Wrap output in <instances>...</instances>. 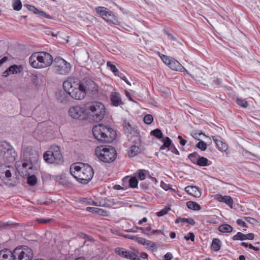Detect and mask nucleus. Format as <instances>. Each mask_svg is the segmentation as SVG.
<instances>
[{
  "mask_svg": "<svg viewBox=\"0 0 260 260\" xmlns=\"http://www.w3.org/2000/svg\"><path fill=\"white\" fill-rule=\"evenodd\" d=\"M153 118L150 114H147L144 116V122L147 124H150L153 121Z\"/></svg>",
  "mask_w": 260,
  "mask_h": 260,
  "instance_id": "obj_46",
  "label": "nucleus"
},
{
  "mask_svg": "<svg viewBox=\"0 0 260 260\" xmlns=\"http://www.w3.org/2000/svg\"><path fill=\"white\" fill-rule=\"evenodd\" d=\"M186 206L189 209L194 211H199L201 209L199 204L193 201H188L186 203Z\"/></svg>",
  "mask_w": 260,
  "mask_h": 260,
  "instance_id": "obj_30",
  "label": "nucleus"
},
{
  "mask_svg": "<svg viewBox=\"0 0 260 260\" xmlns=\"http://www.w3.org/2000/svg\"><path fill=\"white\" fill-rule=\"evenodd\" d=\"M110 101L113 106L115 107H118L121 105H123V102L122 101L120 95L119 93L113 91L111 93L110 95Z\"/></svg>",
  "mask_w": 260,
  "mask_h": 260,
  "instance_id": "obj_17",
  "label": "nucleus"
},
{
  "mask_svg": "<svg viewBox=\"0 0 260 260\" xmlns=\"http://www.w3.org/2000/svg\"><path fill=\"white\" fill-rule=\"evenodd\" d=\"M199 157V155L196 152L190 153L188 156V158L191 160V161L192 163L196 164H197Z\"/></svg>",
  "mask_w": 260,
  "mask_h": 260,
  "instance_id": "obj_35",
  "label": "nucleus"
},
{
  "mask_svg": "<svg viewBox=\"0 0 260 260\" xmlns=\"http://www.w3.org/2000/svg\"><path fill=\"white\" fill-rule=\"evenodd\" d=\"M184 238L186 240H190L192 242L194 241V234L191 232L189 233L188 236H185Z\"/></svg>",
  "mask_w": 260,
  "mask_h": 260,
  "instance_id": "obj_51",
  "label": "nucleus"
},
{
  "mask_svg": "<svg viewBox=\"0 0 260 260\" xmlns=\"http://www.w3.org/2000/svg\"><path fill=\"white\" fill-rule=\"evenodd\" d=\"M150 135L156 137L158 139H160L163 137L162 133L161 131L159 128H156L151 131Z\"/></svg>",
  "mask_w": 260,
  "mask_h": 260,
  "instance_id": "obj_33",
  "label": "nucleus"
},
{
  "mask_svg": "<svg viewBox=\"0 0 260 260\" xmlns=\"http://www.w3.org/2000/svg\"><path fill=\"white\" fill-rule=\"evenodd\" d=\"M248 247L250 249H253L255 251H258L259 250V247H255L253 246L251 244H249Z\"/></svg>",
  "mask_w": 260,
  "mask_h": 260,
  "instance_id": "obj_63",
  "label": "nucleus"
},
{
  "mask_svg": "<svg viewBox=\"0 0 260 260\" xmlns=\"http://www.w3.org/2000/svg\"><path fill=\"white\" fill-rule=\"evenodd\" d=\"M85 111L94 121L99 122L104 117L106 109L105 105L102 102L94 101L86 104Z\"/></svg>",
  "mask_w": 260,
  "mask_h": 260,
  "instance_id": "obj_5",
  "label": "nucleus"
},
{
  "mask_svg": "<svg viewBox=\"0 0 260 260\" xmlns=\"http://www.w3.org/2000/svg\"><path fill=\"white\" fill-rule=\"evenodd\" d=\"M196 147L202 151H205L207 149V144L203 141H200L196 145Z\"/></svg>",
  "mask_w": 260,
  "mask_h": 260,
  "instance_id": "obj_42",
  "label": "nucleus"
},
{
  "mask_svg": "<svg viewBox=\"0 0 260 260\" xmlns=\"http://www.w3.org/2000/svg\"><path fill=\"white\" fill-rule=\"evenodd\" d=\"M113 200L111 199L107 200V202H106V200L103 199V200H102L100 202L99 204H98V203L95 202L93 201H91L88 202V204L90 205H93L94 206L108 207V206H110L111 205L115 204V203H114L113 202Z\"/></svg>",
  "mask_w": 260,
  "mask_h": 260,
  "instance_id": "obj_25",
  "label": "nucleus"
},
{
  "mask_svg": "<svg viewBox=\"0 0 260 260\" xmlns=\"http://www.w3.org/2000/svg\"><path fill=\"white\" fill-rule=\"evenodd\" d=\"M216 199L219 202L224 203L229 206L231 208H233V200L230 196H223L220 194H217L216 195Z\"/></svg>",
  "mask_w": 260,
  "mask_h": 260,
  "instance_id": "obj_23",
  "label": "nucleus"
},
{
  "mask_svg": "<svg viewBox=\"0 0 260 260\" xmlns=\"http://www.w3.org/2000/svg\"><path fill=\"white\" fill-rule=\"evenodd\" d=\"M213 82L216 86H219L221 85L222 81L221 79L217 78L213 81Z\"/></svg>",
  "mask_w": 260,
  "mask_h": 260,
  "instance_id": "obj_62",
  "label": "nucleus"
},
{
  "mask_svg": "<svg viewBox=\"0 0 260 260\" xmlns=\"http://www.w3.org/2000/svg\"><path fill=\"white\" fill-rule=\"evenodd\" d=\"M162 141L163 142V145L160 147V150H164L166 148H168L171 145L172 141L169 137L163 138Z\"/></svg>",
  "mask_w": 260,
  "mask_h": 260,
  "instance_id": "obj_32",
  "label": "nucleus"
},
{
  "mask_svg": "<svg viewBox=\"0 0 260 260\" xmlns=\"http://www.w3.org/2000/svg\"><path fill=\"white\" fill-rule=\"evenodd\" d=\"M24 156L30 161H35L38 157V154L31 147H28L24 150Z\"/></svg>",
  "mask_w": 260,
  "mask_h": 260,
  "instance_id": "obj_16",
  "label": "nucleus"
},
{
  "mask_svg": "<svg viewBox=\"0 0 260 260\" xmlns=\"http://www.w3.org/2000/svg\"><path fill=\"white\" fill-rule=\"evenodd\" d=\"M129 186L132 188H137L138 186V179L135 177H133L129 179L128 180Z\"/></svg>",
  "mask_w": 260,
  "mask_h": 260,
  "instance_id": "obj_39",
  "label": "nucleus"
},
{
  "mask_svg": "<svg viewBox=\"0 0 260 260\" xmlns=\"http://www.w3.org/2000/svg\"><path fill=\"white\" fill-rule=\"evenodd\" d=\"M233 240H245V234L241 233L238 232L237 234L234 235L232 238Z\"/></svg>",
  "mask_w": 260,
  "mask_h": 260,
  "instance_id": "obj_41",
  "label": "nucleus"
},
{
  "mask_svg": "<svg viewBox=\"0 0 260 260\" xmlns=\"http://www.w3.org/2000/svg\"><path fill=\"white\" fill-rule=\"evenodd\" d=\"M144 246H146L147 248L152 250H154L157 248L156 244L154 242L148 240H147V242H145Z\"/></svg>",
  "mask_w": 260,
  "mask_h": 260,
  "instance_id": "obj_43",
  "label": "nucleus"
},
{
  "mask_svg": "<svg viewBox=\"0 0 260 260\" xmlns=\"http://www.w3.org/2000/svg\"><path fill=\"white\" fill-rule=\"evenodd\" d=\"M13 8L16 11H19L22 8V4L20 0H13Z\"/></svg>",
  "mask_w": 260,
  "mask_h": 260,
  "instance_id": "obj_40",
  "label": "nucleus"
},
{
  "mask_svg": "<svg viewBox=\"0 0 260 260\" xmlns=\"http://www.w3.org/2000/svg\"><path fill=\"white\" fill-rule=\"evenodd\" d=\"M85 112H86L85 109L77 106L71 107L69 113L71 117L74 119H84Z\"/></svg>",
  "mask_w": 260,
  "mask_h": 260,
  "instance_id": "obj_12",
  "label": "nucleus"
},
{
  "mask_svg": "<svg viewBox=\"0 0 260 260\" xmlns=\"http://www.w3.org/2000/svg\"><path fill=\"white\" fill-rule=\"evenodd\" d=\"M0 260H16L14 251L12 252L8 250L1 251Z\"/></svg>",
  "mask_w": 260,
  "mask_h": 260,
  "instance_id": "obj_21",
  "label": "nucleus"
},
{
  "mask_svg": "<svg viewBox=\"0 0 260 260\" xmlns=\"http://www.w3.org/2000/svg\"><path fill=\"white\" fill-rule=\"evenodd\" d=\"M157 234H160L161 235H163L166 238H167V236L166 235H165V234L161 230H155L152 231V232L151 233V236L153 235Z\"/></svg>",
  "mask_w": 260,
  "mask_h": 260,
  "instance_id": "obj_54",
  "label": "nucleus"
},
{
  "mask_svg": "<svg viewBox=\"0 0 260 260\" xmlns=\"http://www.w3.org/2000/svg\"><path fill=\"white\" fill-rule=\"evenodd\" d=\"M13 148L6 141L0 142V155L6 153L7 151H12Z\"/></svg>",
  "mask_w": 260,
  "mask_h": 260,
  "instance_id": "obj_24",
  "label": "nucleus"
},
{
  "mask_svg": "<svg viewBox=\"0 0 260 260\" xmlns=\"http://www.w3.org/2000/svg\"><path fill=\"white\" fill-rule=\"evenodd\" d=\"M164 31L165 33L168 36L169 39L174 41L176 40V37L173 35V34L171 32V30L169 28L165 29Z\"/></svg>",
  "mask_w": 260,
  "mask_h": 260,
  "instance_id": "obj_49",
  "label": "nucleus"
},
{
  "mask_svg": "<svg viewBox=\"0 0 260 260\" xmlns=\"http://www.w3.org/2000/svg\"><path fill=\"white\" fill-rule=\"evenodd\" d=\"M23 68L21 65L14 64L8 68L4 73L3 76L7 77L12 74H17L22 71Z\"/></svg>",
  "mask_w": 260,
  "mask_h": 260,
  "instance_id": "obj_15",
  "label": "nucleus"
},
{
  "mask_svg": "<svg viewBox=\"0 0 260 260\" xmlns=\"http://www.w3.org/2000/svg\"><path fill=\"white\" fill-rule=\"evenodd\" d=\"M237 223L239 225H241L243 227H244V228H247V227L246 223L244 221H243L242 219H237Z\"/></svg>",
  "mask_w": 260,
  "mask_h": 260,
  "instance_id": "obj_55",
  "label": "nucleus"
},
{
  "mask_svg": "<svg viewBox=\"0 0 260 260\" xmlns=\"http://www.w3.org/2000/svg\"><path fill=\"white\" fill-rule=\"evenodd\" d=\"M146 174L144 170H140L138 172V178L140 180H143L145 179Z\"/></svg>",
  "mask_w": 260,
  "mask_h": 260,
  "instance_id": "obj_50",
  "label": "nucleus"
},
{
  "mask_svg": "<svg viewBox=\"0 0 260 260\" xmlns=\"http://www.w3.org/2000/svg\"><path fill=\"white\" fill-rule=\"evenodd\" d=\"M123 128L124 133L128 137L129 135H132L135 137V141L137 142V144H139L140 139L139 137V133L137 127L133 126L128 122L124 121L123 123Z\"/></svg>",
  "mask_w": 260,
  "mask_h": 260,
  "instance_id": "obj_10",
  "label": "nucleus"
},
{
  "mask_svg": "<svg viewBox=\"0 0 260 260\" xmlns=\"http://www.w3.org/2000/svg\"><path fill=\"white\" fill-rule=\"evenodd\" d=\"M95 154L98 158L104 162L113 161L117 155L115 148L111 146H100L95 149Z\"/></svg>",
  "mask_w": 260,
  "mask_h": 260,
  "instance_id": "obj_6",
  "label": "nucleus"
},
{
  "mask_svg": "<svg viewBox=\"0 0 260 260\" xmlns=\"http://www.w3.org/2000/svg\"><path fill=\"white\" fill-rule=\"evenodd\" d=\"M140 152L139 145H132L128 151V155L129 157H134Z\"/></svg>",
  "mask_w": 260,
  "mask_h": 260,
  "instance_id": "obj_27",
  "label": "nucleus"
},
{
  "mask_svg": "<svg viewBox=\"0 0 260 260\" xmlns=\"http://www.w3.org/2000/svg\"><path fill=\"white\" fill-rule=\"evenodd\" d=\"M32 81L33 84L37 87L39 86V78L37 74H32Z\"/></svg>",
  "mask_w": 260,
  "mask_h": 260,
  "instance_id": "obj_48",
  "label": "nucleus"
},
{
  "mask_svg": "<svg viewBox=\"0 0 260 260\" xmlns=\"http://www.w3.org/2000/svg\"><path fill=\"white\" fill-rule=\"evenodd\" d=\"M173 257L172 254L171 252H167L164 256L165 260H171Z\"/></svg>",
  "mask_w": 260,
  "mask_h": 260,
  "instance_id": "obj_57",
  "label": "nucleus"
},
{
  "mask_svg": "<svg viewBox=\"0 0 260 260\" xmlns=\"http://www.w3.org/2000/svg\"><path fill=\"white\" fill-rule=\"evenodd\" d=\"M171 151L176 154V155H179V151L177 149V148L175 147H174L172 149H171Z\"/></svg>",
  "mask_w": 260,
  "mask_h": 260,
  "instance_id": "obj_64",
  "label": "nucleus"
},
{
  "mask_svg": "<svg viewBox=\"0 0 260 260\" xmlns=\"http://www.w3.org/2000/svg\"><path fill=\"white\" fill-rule=\"evenodd\" d=\"M235 102L239 106L244 108H247L248 105L247 102L242 98H238Z\"/></svg>",
  "mask_w": 260,
  "mask_h": 260,
  "instance_id": "obj_34",
  "label": "nucleus"
},
{
  "mask_svg": "<svg viewBox=\"0 0 260 260\" xmlns=\"http://www.w3.org/2000/svg\"><path fill=\"white\" fill-rule=\"evenodd\" d=\"M92 134L98 141L102 143H111L116 137L115 131L101 124L93 127Z\"/></svg>",
  "mask_w": 260,
  "mask_h": 260,
  "instance_id": "obj_2",
  "label": "nucleus"
},
{
  "mask_svg": "<svg viewBox=\"0 0 260 260\" xmlns=\"http://www.w3.org/2000/svg\"><path fill=\"white\" fill-rule=\"evenodd\" d=\"M170 210L171 209L170 207H165L159 212H157L156 213V215L158 217L162 216L167 214Z\"/></svg>",
  "mask_w": 260,
  "mask_h": 260,
  "instance_id": "obj_44",
  "label": "nucleus"
},
{
  "mask_svg": "<svg viewBox=\"0 0 260 260\" xmlns=\"http://www.w3.org/2000/svg\"><path fill=\"white\" fill-rule=\"evenodd\" d=\"M52 55L44 51L35 52L29 58V64L36 69L48 67L52 63Z\"/></svg>",
  "mask_w": 260,
  "mask_h": 260,
  "instance_id": "obj_4",
  "label": "nucleus"
},
{
  "mask_svg": "<svg viewBox=\"0 0 260 260\" xmlns=\"http://www.w3.org/2000/svg\"><path fill=\"white\" fill-rule=\"evenodd\" d=\"M43 158L48 164H60L63 162V157L60 148L56 145L51 146L48 151L45 152Z\"/></svg>",
  "mask_w": 260,
  "mask_h": 260,
  "instance_id": "obj_7",
  "label": "nucleus"
},
{
  "mask_svg": "<svg viewBox=\"0 0 260 260\" xmlns=\"http://www.w3.org/2000/svg\"><path fill=\"white\" fill-rule=\"evenodd\" d=\"M185 190L188 194L196 198H200L202 194L200 188L196 186H187L185 188Z\"/></svg>",
  "mask_w": 260,
  "mask_h": 260,
  "instance_id": "obj_19",
  "label": "nucleus"
},
{
  "mask_svg": "<svg viewBox=\"0 0 260 260\" xmlns=\"http://www.w3.org/2000/svg\"><path fill=\"white\" fill-rule=\"evenodd\" d=\"M2 156L4 160L7 163H11L15 160V152L14 148L12 149V151H7L6 153L1 155Z\"/></svg>",
  "mask_w": 260,
  "mask_h": 260,
  "instance_id": "obj_22",
  "label": "nucleus"
},
{
  "mask_svg": "<svg viewBox=\"0 0 260 260\" xmlns=\"http://www.w3.org/2000/svg\"><path fill=\"white\" fill-rule=\"evenodd\" d=\"M180 221L181 222L187 223L191 225H194L196 223L194 220L191 218H185L180 217Z\"/></svg>",
  "mask_w": 260,
  "mask_h": 260,
  "instance_id": "obj_45",
  "label": "nucleus"
},
{
  "mask_svg": "<svg viewBox=\"0 0 260 260\" xmlns=\"http://www.w3.org/2000/svg\"><path fill=\"white\" fill-rule=\"evenodd\" d=\"M96 13L106 21H112L114 16L113 12L104 7H98L96 8Z\"/></svg>",
  "mask_w": 260,
  "mask_h": 260,
  "instance_id": "obj_13",
  "label": "nucleus"
},
{
  "mask_svg": "<svg viewBox=\"0 0 260 260\" xmlns=\"http://www.w3.org/2000/svg\"><path fill=\"white\" fill-rule=\"evenodd\" d=\"M221 241L219 239L215 238L212 240L211 248L215 251H218L221 248Z\"/></svg>",
  "mask_w": 260,
  "mask_h": 260,
  "instance_id": "obj_29",
  "label": "nucleus"
},
{
  "mask_svg": "<svg viewBox=\"0 0 260 260\" xmlns=\"http://www.w3.org/2000/svg\"><path fill=\"white\" fill-rule=\"evenodd\" d=\"M27 183L30 186H34L37 183V178L35 175L29 176L27 177Z\"/></svg>",
  "mask_w": 260,
  "mask_h": 260,
  "instance_id": "obj_36",
  "label": "nucleus"
},
{
  "mask_svg": "<svg viewBox=\"0 0 260 260\" xmlns=\"http://www.w3.org/2000/svg\"><path fill=\"white\" fill-rule=\"evenodd\" d=\"M169 68L172 70L176 71H180L182 72H186L187 74H189L188 71L181 64V63L177 60L172 58L171 63L169 65Z\"/></svg>",
  "mask_w": 260,
  "mask_h": 260,
  "instance_id": "obj_18",
  "label": "nucleus"
},
{
  "mask_svg": "<svg viewBox=\"0 0 260 260\" xmlns=\"http://www.w3.org/2000/svg\"><path fill=\"white\" fill-rule=\"evenodd\" d=\"M51 219H44V218H41V219H38L37 220L38 222H39V223H48L50 221H51Z\"/></svg>",
  "mask_w": 260,
  "mask_h": 260,
  "instance_id": "obj_60",
  "label": "nucleus"
},
{
  "mask_svg": "<svg viewBox=\"0 0 260 260\" xmlns=\"http://www.w3.org/2000/svg\"><path fill=\"white\" fill-rule=\"evenodd\" d=\"M11 176V172L10 170L7 169V167H5L4 169L0 168V177L6 178L10 180Z\"/></svg>",
  "mask_w": 260,
  "mask_h": 260,
  "instance_id": "obj_28",
  "label": "nucleus"
},
{
  "mask_svg": "<svg viewBox=\"0 0 260 260\" xmlns=\"http://www.w3.org/2000/svg\"><path fill=\"white\" fill-rule=\"evenodd\" d=\"M82 83L84 84L85 91H86V90L93 91L95 89L96 85L95 83L89 79L84 80Z\"/></svg>",
  "mask_w": 260,
  "mask_h": 260,
  "instance_id": "obj_26",
  "label": "nucleus"
},
{
  "mask_svg": "<svg viewBox=\"0 0 260 260\" xmlns=\"http://www.w3.org/2000/svg\"><path fill=\"white\" fill-rule=\"evenodd\" d=\"M208 159L204 157H199L197 165L200 166H207L210 164H208Z\"/></svg>",
  "mask_w": 260,
  "mask_h": 260,
  "instance_id": "obj_37",
  "label": "nucleus"
},
{
  "mask_svg": "<svg viewBox=\"0 0 260 260\" xmlns=\"http://www.w3.org/2000/svg\"><path fill=\"white\" fill-rule=\"evenodd\" d=\"M63 89L69 92L71 98L77 100L83 99L86 95L83 83H78L70 79L63 82L62 84Z\"/></svg>",
  "mask_w": 260,
  "mask_h": 260,
  "instance_id": "obj_3",
  "label": "nucleus"
},
{
  "mask_svg": "<svg viewBox=\"0 0 260 260\" xmlns=\"http://www.w3.org/2000/svg\"><path fill=\"white\" fill-rule=\"evenodd\" d=\"M55 96L57 100L60 103L66 104L68 103L70 100V94L69 92L64 90H58L56 92Z\"/></svg>",
  "mask_w": 260,
  "mask_h": 260,
  "instance_id": "obj_14",
  "label": "nucleus"
},
{
  "mask_svg": "<svg viewBox=\"0 0 260 260\" xmlns=\"http://www.w3.org/2000/svg\"><path fill=\"white\" fill-rule=\"evenodd\" d=\"M162 61L166 64L169 66L171 60L173 58H170L166 55H163L161 57Z\"/></svg>",
  "mask_w": 260,
  "mask_h": 260,
  "instance_id": "obj_47",
  "label": "nucleus"
},
{
  "mask_svg": "<svg viewBox=\"0 0 260 260\" xmlns=\"http://www.w3.org/2000/svg\"><path fill=\"white\" fill-rule=\"evenodd\" d=\"M115 252L117 255L123 258L131 260H140L138 255L123 248L117 247L115 249Z\"/></svg>",
  "mask_w": 260,
  "mask_h": 260,
  "instance_id": "obj_11",
  "label": "nucleus"
},
{
  "mask_svg": "<svg viewBox=\"0 0 260 260\" xmlns=\"http://www.w3.org/2000/svg\"><path fill=\"white\" fill-rule=\"evenodd\" d=\"M178 139L179 140V143L181 145L184 146L186 144V140L183 139L181 136H178Z\"/></svg>",
  "mask_w": 260,
  "mask_h": 260,
  "instance_id": "obj_58",
  "label": "nucleus"
},
{
  "mask_svg": "<svg viewBox=\"0 0 260 260\" xmlns=\"http://www.w3.org/2000/svg\"><path fill=\"white\" fill-rule=\"evenodd\" d=\"M233 230V228L228 224H222L218 227L219 231L222 233H231Z\"/></svg>",
  "mask_w": 260,
  "mask_h": 260,
  "instance_id": "obj_31",
  "label": "nucleus"
},
{
  "mask_svg": "<svg viewBox=\"0 0 260 260\" xmlns=\"http://www.w3.org/2000/svg\"><path fill=\"white\" fill-rule=\"evenodd\" d=\"M71 175L80 183L86 184L92 178L94 175L93 168L88 164L78 162L70 167Z\"/></svg>",
  "mask_w": 260,
  "mask_h": 260,
  "instance_id": "obj_1",
  "label": "nucleus"
},
{
  "mask_svg": "<svg viewBox=\"0 0 260 260\" xmlns=\"http://www.w3.org/2000/svg\"><path fill=\"white\" fill-rule=\"evenodd\" d=\"M118 76L120 77L121 79L124 80L128 85H131L130 82L128 81L126 77L124 75L120 74V75H119Z\"/></svg>",
  "mask_w": 260,
  "mask_h": 260,
  "instance_id": "obj_61",
  "label": "nucleus"
},
{
  "mask_svg": "<svg viewBox=\"0 0 260 260\" xmlns=\"http://www.w3.org/2000/svg\"><path fill=\"white\" fill-rule=\"evenodd\" d=\"M212 139L217 147L221 151L224 152L228 148V146L226 143L223 142L220 139V137L218 136H212Z\"/></svg>",
  "mask_w": 260,
  "mask_h": 260,
  "instance_id": "obj_20",
  "label": "nucleus"
},
{
  "mask_svg": "<svg viewBox=\"0 0 260 260\" xmlns=\"http://www.w3.org/2000/svg\"><path fill=\"white\" fill-rule=\"evenodd\" d=\"M54 66L56 71L61 75L67 74L71 69L70 63L61 57L55 58Z\"/></svg>",
  "mask_w": 260,
  "mask_h": 260,
  "instance_id": "obj_9",
  "label": "nucleus"
},
{
  "mask_svg": "<svg viewBox=\"0 0 260 260\" xmlns=\"http://www.w3.org/2000/svg\"><path fill=\"white\" fill-rule=\"evenodd\" d=\"M245 240L248 239V240H252L254 238V235L253 233H249V234L245 235Z\"/></svg>",
  "mask_w": 260,
  "mask_h": 260,
  "instance_id": "obj_59",
  "label": "nucleus"
},
{
  "mask_svg": "<svg viewBox=\"0 0 260 260\" xmlns=\"http://www.w3.org/2000/svg\"><path fill=\"white\" fill-rule=\"evenodd\" d=\"M136 241L139 244H141L143 245H144L145 242H147V240L141 237L136 238Z\"/></svg>",
  "mask_w": 260,
  "mask_h": 260,
  "instance_id": "obj_52",
  "label": "nucleus"
},
{
  "mask_svg": "<svg viewBox=\"0 0 260 260\" xmlns=\"http://www.w3.org/2000/svg\"><path fill=\"white\" fill-rule=\"evenodd\" d=\"M16 260H32L34 256L32 250L26 246L16 248L14 250Z\"/></svg>",
  "mask_w": 260,
  "mask_h": 260,
  "instance_id": "obj_8",
  "label": "nucleus"
},
{
  "mask_svg": "<svg viewBox=\"0 0 260 260\" xmlns=\"http://www.w3.org/2000/svg\"><path fill=\"white\" fill-rule=\"evenodd\" d=\"M107 66L110 69V70L115 75H119V70L114 64H112L111 62L110 61H108L107 62Z\"/></svg>",
  "mask_w": 260,
  "mask_h": 260,
  "instance_id": "obj_38",
  "label": "nucleus"
},
{
  "mask_svg": "<svg viewBox=\"0 0 260 260\" xmlns=\"http://www.w3.org/2000/svg\"><path fill=\"white\" fill-rule=\"evenodd\" d=\"M244 218L247 222H248L252 224H254L257 221L255 219L250 217H245Z\"/></svg>",
  "mask_w": 260,
  "mask_h": 260,
  "instance_id": "obj_53",
  "label": "nucleus"
},
{
  "mask_svg": "<svg viewBox=\"0 0 260 260\" xmlns=\"http://www.w3.org/2000/svg\"><path fill=\"white\" fill-rule=\"evenodd\" d=\"M151 230V228L150 226H148L145 228H144V230H143V233L145 235H146L147 236H151V233H148V232L150 231Z\"/></svg>",
  "mask_w": 260,
  "mask_h": 260,
  "instance_id": "obj_56",
  "label": "nucleus"
}]
</instances>
